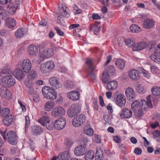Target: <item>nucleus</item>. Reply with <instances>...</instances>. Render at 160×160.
<instances>
[{
  "label": "nucleus",
  "mask_w": 160,
  "mask_h": 160,
  "mask_svg": "<svg viewBox=\"0 0 160 160\" xmlns=\"http://www.w3.org/2000/svg\"><path fill=\"white\" fill-rule=\"evenodd\" d=\"M152 107L150 96H148L147 97V101L142 100L140 102L138 101H135L131 105V108L133 111L140 108L144 110H146L148 108H152Z\"/></svg>",
  "instance_id": "1"
},
{
  "label": "nucleus",
  "mask_w": 160,
  "mask_h": 160,
  "mask_svg": "<svg viewBox=\"0 0 160 160\" xmlns=\"http://www.w3.org/2000/svg\"><path fill=\"white\" fill-rule=\"evenodd\" d=\"M42 92L44 97L48 99L55 100L57 97V93L52 87L45 86L42 89Z\"/></svg>",
  "instance_id": "2"
},
{
  "label": "nucleus",
  "mask_w": 160,
  "mask_h": 160,
  "mask_svg": "<svg viewBox=\"0 0 160 160\" xmlns=\"http://www.w3.org/2000/svg\"><path fill=\"white\" fill-rule=\"evenodd\" d=\"M15 82V80L11 75L3 76L0 79V84L4 87L13 86Z\"/></svg>",
  "instance_id": "3"
},
{
  "label": "nucleus",
  "mask_w": 160,
  "mask_h": 160,
  "mask_svg": "<svg viewBox=\"0 0 160 160\" xmlns=\"http://www.w3.org/2000/svg\"><path fill=\"white\" fill-rule=\"evenodd\" d=\"M150 49L154 53L150 56L151 59L157 63L160 62V43L157 46L152 45Z\"/></svg>",
  "instance_id": "4"
},
{
  "label": "nucleus",
  "mask_w": 160,
  "mask_h": 160,
  "mask_svg": "<svg viewBox=\"0 0 160 160\" xmlns=\"http://www.w3.org/2000/svg\"><path fill=\"white\" fill-rule=\"evenodd\" d=\"M86 118L85 115L79 114L75 116L72 119V123L75 127H78L83 125L85 122Z\"/></svg>",
  "instance_id": "5"
},
{
  "label": "nucleus",
  "mask_w": 160,
  "mask_h": 160,
  "mask_svg": "<svg viewBox=\"0 0 160 160\" xmlns=\"http://www.w3.org/2000/svg\"><path fill=\"white\" fill-rule=\"evenodd\" d=\"M80 107L78 103L72 104L68 109L67 113L68 116L72 118L80 112Z\"/></svg>",
  "instance_id": "6"
},
{
  "label": "nucleus",
  "mask_w": 160,
  "mask_h": 160,
  "mask_svg": "<svg viewBox=\"0 0 160 160\" xmlns=\"http://www.w3.org/2000/svg\"><path fill=\"white\" fill-rule=\"evenodd\" d=\"M21 65L23 71L25 73H28L31 69L32 64L31 61L28 59H26L23 60L21 62H19L17 66Z\"/></svg>",
  "instance_id": "7"
},
{
  "label": "nucleus",
  "mask_w": 160,
  "mask_h": 160,
  "mask_svg": "<svg viewBox=\"0 0 160 160\" xmlns=\"http://www.w3.org/2000/svg\"><path fill=\"white\" fill-rule=\"evenodd\" d=\"M65 112V109L62 107L59 106L54 108L51 112V114L54 118H58L64 116Z\"/></svg>",
  "instance_id": "8"
},
{
  "label": "nucleus",
  "mask_w": 160,
  "mask_h": 160,
  "mask_svg": "<svg viewBox=\"0 0 160 160\" xmlns=\"http://www.w3.org/2000/svg\"><path fill=\"white\" fill-rule=\"evenodd\" d=\"M66 124V119L63 117H61L54 122L53 127L57 130H61L65 127Z\"/></svg>",
  "instance_id": "9"
},
{
  "label": "nucleus",
  "mask_w": 160,
  "mask_h": 160,
  "mask_svg": "<svg viewBox=\"0 0 160 160\" xmlns=\"http://www.w3.org/2000/svg\"><path fill=\"white\" fill-rule=\"evenodd\" d=\"M22 71L19 68H15L12 73L14 77L19 81L22 80L25 78V75Z\"/></svg>",
  "instance_id": "10"
},
{
  "label": "nucleus",
  "mask_w": 160,
  "mask_h": 160,
  "mask_svg": "<svg viewBox=\"0 0 160 160\" xmlns=\"http://www.w3.org/2000/svg\"><path fill=\"white\" fill-rule=\"evenodd\" d=\"M49 83L52 87L55 89H58L62 86V84L59 81L58 78L55 77H52L49 79Z\"/></svg>",
  "instance_id": "11"
},
{
  "label": "nucleus",
  "mask_w": 160,
  "mask_h": 160,
  "mask_svg": "<svg viewBox=\"0 0 160 160\" xmlns=\"http://www.w3.org/2000/svg\"><path fill=\"white\" fill-rule=\"evenodd\" d=\"M86 151V147L82 144L77 146L74 150L75 154L78 156L83 155Z\"/></svg>",
  "instance_id": "12"
},
{
  "label": "nucleus",
  "mask_w": 160,
  "mask_h": 160,
  "mask_svg": "<svg viewBox=\"0 0 160 160\" xmlns=\"http://www.w3.org/2000/svg\"><path fill=\"white\" fill-rule=\"evenodd\" d=\"M7 138L8 142L10 144L13 145L16 143V135L13 131H10L7 133Z\"/></svg>",
  "instance_id": "13"
},
{
  "label": "nucleus",
  "mask_w": 160,
  "mask_h": 160,
  "mask_svg": "<svg viewBox=\"0 0 160 160\" xmlns=\"http://www.w3.org/2000/svg\"><path fill=\"white\" fill-rule=\"evenodd\" d=\"M6 87L3 86L0 88V95L2 98L9 99L11 98V94L10 91Z\"/></svg>",
  "instance_id": "14"
},
{
  "label": "nucleus",
  "mask_w": 160,
  "mask_h": 160,
  "mask_svg": "<svg viewBox=\"0 0 160 160\" xmlns=\"http://www.w3.org/2000/svg\"><path fill=\"white\" fill-rule=\"evenodd\" d=\"M116 103L120 107H124L126 104V98L124 95L120 94L118 95L116 99Z\"/></svg>",
  "instance_id": "15"
},
{
  "label": "nucleus",
  "mask_w": 160,
  "mask_h": 160,
  "mask_svg": "<svg viewBox=\"0 0 160 160\" xmlns=\"http://www.w3.org/2000/svg\"><path fill=\"white\" fill-rule=\"evenodd\" d=\"M53 54V52L52 49L45 48L41 52L40 58L42 59L46 58H49Z\"/></svg>",
  "instance_id": "16"
},
{
  "label": "nucleus",
  "mask_w": 160,
  "mask_h": 160,
  "mask_svg": "<svg viewBox=\"0 0 160 160\" xmlns=\"http://www.w3.org/2000/svg\"><path fill=\"white\" fill-rule=\"evenodd\" d=\"M28 51L30 55L32 57H35L38 54V48L36 45L31 44L28 47Z\"/></svg>",
  "instance_id": "17"
},
{
  "label": "nucleus",
  "mask_w": 160,
  "mask_h": 160,
  "mask_svg": "<svg viewBox=\"0 0 160 160\" xmlns=\"http://www.w3.org/2000/svg\"><path fill=\"white\" fill-rule=\"evenodd\" d=\"M42 114L44 115L38 120V122L42 125L44 126L46 124H48L50 122V119L46 112H42Z\"/></svg>",
  "instance_id": "18"
},
{
  "label": "nucleus",
  "mask_w": 160,
  "mask_h": 160,
  "mask_svg": "<svg viewBox=\"0 0 160 160\" xmlns=\"http://www.w3.org/2000/svg\"><path fill=\"white\" fill-rule=\"evenodd\" d=\"M132 112L131 110L126 108L123 109L120 113V116L122 118H128L131 117Z\"/></svg>",
  "instance_id": "19"
},
{
  "label": "nucleus",
  "mask_w": 160,
  "mask_h": 160,
  "mask_svg": "<svg viewBox=\"0 0 160 160\" xmlns=\"http://www.w3.org/2000/svg\"><path fill=\"white\" fill-rule=\"evenodd\" d=\"M125 94L129 100L131 101L135 97V93L133 89L131 88H127L125 91Z\"/></svg>",
  "instance_id": "20"
},
{
  "label": "nucleus",
  "mask_w": 160,
  "mask_h": 160,
  "mask_svg": "<svg viewBox=\"0 0 160 160\" xmlns=\"http://www.w3.org/2000/svg\"><path fill=\"white\" fill-rule=\"evenodd\" d=\"M27 31L25 28H19L15 33V37L18 38H21L24 36L27 33Z\"/></svg>",
  "instance_id": "21"
},
{
  "label": "nucleus",
  "mask_w": 160,
  "mask_h": 160,
  "mask_svg": "<svg viewBox=\"0 0 160 160\" xmlns=\"http://www.w3.org/2000/svg\"><path fill=\"white\" fill-rule=\"evenodd\" d=\"M128 75L130 78L136 80L139 78V71L136 69L131 70L128 72Z\"/></svg>",
  "instance_id": "22"
},
{
  "label": "nucleus",
  "mask_w": 160,
  "mask_h": 160,
  "mask_svg": "<svg viewBox=\"0 0 160 160\" xmlns=\"http://www.w3.org/2000/svg\"><path fill=\"white\" fill-rule=\"evenodd\" d=\"M147 46V43L144 42H140L137 43L134 46L132 49L134 51L141 50Z\"/></svg>",
  "instance_id": "23"
},
{
  "label": "nucleus",
  "mask_w": 160,
  "mask_h": 160,
  "mask_svg": "<svg viewBox=\"0 0 160 160\" xmlns=\"http://www.w3.org/2000/svg\"><path fill=\"white\" fill-rule=\"evenodd\" d=\"M154 25L155 22L153 20L147 19L143 21L142 25L144 28L149 29L153 27Z\"/></svg>",
  "instance_id": "24"
},
{
  "label": "nucleus",
  "mask_w": 160,
  "mask_h": 160,
  "mask_svg": "<svg viewBox=\"0 0 160 160\" xmlns=\"http://www.w3.org/2000/svg\"><path fill=\"white\" fill-rule=\"evenodd\" d=\"M67 94L68 98L74 101L78 100L80 96V94L78 92L75 91L68 92Z\"/></svg>",
  "instance_id": "25"
},
{
  "label": "nucleus",
  "mask_w": 160,
  "mask_h": 160,
  "mask_svg": "<svg viewBox=\"0 0 160 160\" xmlns=\"http://www.w3.org/2000/svg\"><path fill=\"white\" fill-rule=\"evenodd\" d=\"M70 157L69 152L65 151L60 153L58 158V160H68Z\"/></svg>",
  "instance_id": "26"
},
{
  "label": "nucleus",
  "mask_w": 160,
  "mask_h": 160,
  "mask_svg": "<svg viewBox=\"0 0 160 160\" xmlns=\"http://www.w3.org/2000/svg\"><path fill=\"white\" fill-rule=\"evenodd\" d=\"M25 85L28 88V92L30 94H32L34 93L33 84L32 81L29 80L25 82Z\"/></svg>",
  "instance_id": "27"
},
{
  "label": "nucleus",
  "mask_w": 160,
  "mask_h": 160,
  "mask_svg": "<svg viewBox=\"0 0 160 160\" xmlns=\"http://www.w3.org/2000/svg\"><path fill=\"white\" fill-rule=\"evenodd\" d=\"M14 118V115L10 114L3 119L2 121L3 123L5 125L9 126L13 122Z\"/></svg>",
  "instance_id": "28"
},
{
  "label": "nucleus",
  "mask_w": 160,
  "mask_h": 160,
  "mask_svg": "<svg viewBox=\"0 0 160 160\" xmlns=\"http://www.w3.org/2000/svg\"><path fill=\"white\" fill-rule=\"evenodd\" d=\"M118 82L115 81H112L107 84V87L109 90H113L115 89L117 87Z\"/></svg>",
  "instance_id": "29"
},
{
  "label": "nucleus",
  "mask_w": 160,
  "mask_h": 160,
  "mask_svg": "<svg viewBox=\"0 0 160 160\" xmlns=\"http://www.w3.org/2000/svg\"><path fill=\"white\" fill-rule=\"evenodd\" d=\"M126 61L123 59H118L115 62L117 67L121 70L123 69L125 66Z\"/></svg>",
  "instance_id": "30"
},
{
  "label": "nucleus",
  "mask_w": 160,
  "mask_h": 160,
  "mask_svg": "<svg viewBox=\"0 0 160 160\" xmlns=\"http://www.w3.org/2000/svg\"><path fill=\"white\" fill-rule=\"evenodd\" d=\"M95 160H103V152L100 147L97 148V150L95 157Z\"/></svg>",
  "instance_id": "31"
},
{
  "label": "nucleus",
  "mask_w": 160,
  "mask_h": 160,
  "mask_svg": "<svg viewBox=\"0 0 160 160\" xmlns=\"http://www.w3.org/2000/svg\"><path fill=\"white\" fill-rule=\"evenodd\" d=\"M61 14L64 17L68 18L70 17V11L65 6H62V8Z\"/></svg>",
  "instance_id": "32"
},
{
  "label": "nucleus",
  "mask_w": 160,
  "mask_h": 160,
  "mask_svg": "<svg viewBox=\"0 0 160 160\" xmlns=\"http://www.w3.org/2000/svg\"><path fill=\"white\" fill-rule=\"evenodd\" d=\"M6 24L7 27L9 28L12 29L16 25V21L14 19L9 18L7 21Z\"/></svg>",
  "instance_id": "33"
},
{
  "label": "nucleus",
  "mask_w": 160,
  "mask_h": 160,
  "mask_svg": "<svg viewBox=\"0 0 160 160\" xmlns=\"http://www.w3.org/2000/svg\"><path fill=\"white\" fill-rule=\"evenodd\" d=\"M54 103L52 101H48L45 104L44 109L47 111H51L53 108Z\"/></svg>",
  "instance_id": "34"
},
{
  "label": "nucleus",
  "mask_w": 160,
  "mask_h": 160,
  "mask_svg": "<svg viewBox=\"0 0 160 160\" xmlns=\"http://www.w3.org/2000/svg\"><path fill=\"white\" fill-rule=\"evenodd\" d=\"M94 157V153L92 150L89 151L85 155V160H92Z\"/></svg>",
  "instance_id": "35"
},
{
  "label": "nucleus",
  "mask_w": 160,
  "mask_h": 160,
  "mask_svg": "<svg viewBox=\"0 0 160 160\" xmlns=\"http://www.w3.org/2000/svg\"><path fill=\"white\" fill-rule=\"evenodd\" d=\"M42 132L41 127L39 126H36L33 128L32 133L35 135L39 134Z\"/></svg>",
  "instance_id": "36"
},
{
  "label": "nucleus",
  "mask_w": 160,
  "mask_h": 160,
  "mask_svg": "<svg viewBox=\"0 0 160 160\" xmlns=\"http://www.w3.org/2000/svg\"><path fill=\"white\" fill-rule=\"evenodd\" d=\"M110 79V76L107 72H104L103 73L102 79V82L105 83L108 81Z\"/></svg>",
  "instance_id": "37"
},
{
  "label": "nucleus",
  "mask_w": 160,
  "mask_h": 160,
  "mask_svg": "<svg viewBox=\"0 0 160 160\" xmlns=\"http://www.w3.org/2000/svg\"><path fill=\"white\" fill-rule=\"evenodd\" d=\"M130 29L132 32H139L141 30L139 27L135 24L131 25L130 28Z\"/></svg>",
  "instance_id": "38"
},
{
  "label": "nucleus",
  "mask_w": 160,
  "mask_h": 160,
  "mask_svg": "<svg viewBox=\"0 0 160 160\" xmlns=\"http://www.w3.org/2000/svg\"><path fill=\"white\" fill-rule=\"evenodd\" d=\"M40 70L42 73H47L49 72L45 62L41 65Z\"/></svg>",
  "instance_id": "39"
},
{
  "label": "nucleus",
  "mask_w": 160,
  "mask_h": 160,
  "mask_svg": "<svg viewBox=\"0 0 160 160\" xmlns=\"http://www.w3.org/2000/svg\"><path fill=\"white\" fill-rule=\"evenodd\" d=\"M151 91L153 94L155 96L160 95V87H155L152 88Z\"/></svg>",
  "instance_id": "40"
},
{
  "label": "nucleus",
  "mask_w": 160,
  "mask_h": 160,
  "mask_svg": "<svg viewBox=\"0 0 160 160\" xmlns=\"http://www.w3.org/2000/svg\"><path fill=\"white\" fill-rule=\"evenodd\" d=\"M45 62L49 72L54 68L55 67L54 63L53 62L50 61L46 62Z\"/></svg>",
  "instance_id": "41"
},
{
  "label": "nucleus",
  "mask_w": 160,
  "mask_h": 160,
  "mask_svg": "<svg viewBox=\"0 0 160 160\" xmlns=\"http://www.w3.org/2000/svg\"><path fill=\"white\" fill-rule=\"evenodd\" d=\"M64 85L67 89H71L74 87L72 82L70 80H68L65 82Z\"/></svg>",
  "instance_id": "42"
},
{
  "label": "nucleus",
  "mask_w": 160,
  "mask_h": 160,
  "mask_svg": "<svg viewBox=\"0 0 160 160\" xmlns=\"http://www.w3.org/2000/svg\"><path fill=\"white\" fill-rule=\"evenodd\" d=\"M100 28L99 24H95L91 28V30L94 32H98L100 31Z\"/></svg>",
  "instance_id": "43"
},
{
  "label": "nucleus",
  "mask_w": 160,
  "mask_h": 160,
  "mask_svg": "<svg viewBox=\"0 0 160 160\" xmlns=\"http://www.w3.org/2000/svg\"><path fill=\"white\" fill-rule=\"evenodd\" d=\"M11 70L10 68H3L2 69L1 72H0V77L2 76V74H6V75H11Z\"/></svg>",
  "instance_id": "44"
},
{
  "label": "nucleus",
  "mask_w": 160,
  "mask_h": 160,
  "mask_svg": "<svg viewBox=\"0 0 160 160\" xmlns=\"http://www.w3.org/2000/svg\"><path fill=\"white\" fill-rule=\"evenodd\" d=\"M135 43V40L131 39H125V44L128 47H131L134 45Z\"/></svg>",
  "instance_id": "45"
},
{
  "label": "nucleus",
  "mask_w": 160,
  "mask_h": 160,
  "mask_svg": "<svg viewBox=\"0 0 160 160\" xmlns=\"http://www.w3.org/2000/svg\"><path fill=\"white\" fill-rule=\"evenodd\" d=\"M137 92L140 94H143L146 91V89L141 85H139L136 88Z\"/></svg>",
  "instance_id": "46"
},
{
  "label": "nucleus",
  "mask_w": 160,
  "mask_h": 160,
  "mask_svg": "<svg viewBox=\"0 0 160 160\" xmlns=\"http://www.w3.org/2000/svg\"><path fill=\"white\" fill-rule=\"evenodd\" d=\"M93 60L89 58L87 59L86 64L88 65L89 68L92 70H93L95 68L94 66L92 65Z\"/></svg>",
  "instance_id": "47"
},
{
  "label": "nucleus",
  "mask_w": 160,
  "mask_h": 160,
  "mask_svg": "<svg viewBox=\"0 0 160 160\" xmlns=\"http://www.w3.org/2000/svg\"><path fill=\"white\" fill-rule=\"evenodd\" d=\"M36 72L34 70H32L28 75V78L29 79H33L36 78Z\"/></svg>",
  "instance_id": "48"
},
{
  "label": "nucleus",
  "mask_w": 160,
  "mask_h": 160,
  "mask_svg": "<svg viewBox=\"0 0 160 160\" xmlns=\"http://www.w3.org/2000/svg\"><path fill=\"white\" fill-rule=\"evenodd\" d=\"M125 39L123 37H119L118 38L117 42L119 46L122 47L124 45Z\"/></svg>",
  "instance_id": "49"
},
{
  "label": "nucleus",
  "mask_w": 160,
  "mask_h": 160,
  "mask_svg": "<svg viewBox=\"0 0 160 160\" xmlns=\"http://www.w3.org/2000/svg\"><path fill=\"white\" fill-rule=\"evenodd\" d=\"M135 115L138 117H140L143 115V112L141 108L133 111Z\"/></svg>",
  "instance_id": "50"
},
{
  "label": "nucleus",
  "mask_w": 160,
  "mask_h": 160,
  "mask_svg": "<svg viewBox=\"0 0 160 160\" xmlns=\"http://www.w3.org/2000/svg\"><path fill=\"white\" fill-rule=\"evenodd\" d=\"M141 72L142 73L144 77L148 79H149L150 78V74L147 71L142 68L141 70Z\"/></svg>",
  "instance_id": "51"
},
{
  "label": "nucleus",
  "mask_w": 160,
  "mask_h": 160,
  "mask_svg": "<svg viewBox=\"0 0 160 160\" xmlns=\"http://www.w3.org/2000/svg\"><path fill=\"white\" fill-rule=\"evenodd\" d=\"M84 133L88 135H92L93 133V131L91 128H85L84 129Z\"/></svg>",
  "instance_id": "52"
},
{
  "label": "nucleus",
  "mask_w": 160,
  "mask_h": 160,
  "mask_svg": "<svg viewBox=\"0 0 160 160\" xmlns=\"http://www.w3.org/2000/svg\"><path fill=\"white\" fill-rule=\"evenodd\" d=\"M8 15V12L6 10L1 8H0V15H2L3 17L2 18H7Z\"/></svg>",
  "instance_id": "53"
},
{
  "label": "nucleus",
  "mask_w": 160,
  "mask_h": 160,
  "mask_svg": "<svg viewBox=\"0 0 160 160\" xmlns=\"http://www.w3.org/2000/svg\"><path fill=\"white\" fill-rule=\"evenodd\" d=\"M9 110L8 108H5L2 110L1 114L2 117H4L8 115L9 113Z\"/></svg>",
  "instance_id": "54"
},
{
  "label": "nucleus",
  "mask_w": 160,
  "mask_h": 160,
  "mask_svg": "<svg viewBox=\"0 0 160 160\" xmlns=\"http://www.w3.org/2000/svg\"><path fill=\"white\" fill-rule=\"evenodd\" d=\"M73 8H74V12L75 14H80L82 12V10L79 8L76 5H74Z\"/></svg>",
  "instance_id": "55"
},
{
  "label": "nucleus",
  "mask_w": 160,
  "mask_h": 160,
  "mask_svg": "<svg viewBox=\"0 0 160 160\" xmlns=\"http://www.w3.org/2000/svg\"><path fill=\"white\" fill-rule=\"evenodd\" d=\"M10 5L8 7V8L10 7V11H12V13H13L16 11L17 6L15 4H11V3H10Z\"/></svg>",
  "instance_id": "56"
},
{
  "label": "nucleus",
  "mask_w": 160,
  "mask_h": 160,
  "mask_svg": "<svg viewBox=\"0 0 160 160\" xmlns=\"http://www.w3.org/2000/svg\"><path fill=\"white\" fill-rule=\"evenodd\" d=\"M54 29L56 31L57 34L58 35L61 36H63L64 35V32L61 30L58 27H55L54 28Z\"/></svg>",
  "instance_id": "57"
},
{
  "label": "nucleus",
  "mask_w": 160,
  "mask_h": 160,
  "mask_svg": "<svg viewBox=\"0 0 160 160\" xmlns=\"http://www.w3.org/2000/svg\"><path fill=\"white\" fill-rule=\"evenodd\" d=\"M150 68L151 72L153 73H156L158 72L159 70L158 68L154 65L151 66Z\"/></svg>",
  "instance_id": "58"
},
{
  "label": "nucleus",
  "mask_w": 160,
  "mask_h": 160,
  "mask_svg": "<svg viewBox=\"0 0 160 160\" xmlns=\"http://www.w3.org/2000/svg\"><path fill=\"white\" fill-rule=\"evenodd\" d=\"M115 68L114 67L112 66H111L108 68L107 72L109 74H112L115 72Z\"/></svg>",
  "instance_id": "59"
},
{
  "label": "nucleus",
  "mask_w": 160,
  "mask_h": 160,
  "mask_svg": "<svg viewBox=\"0 0 160 160\" xmlns=\"http://www.w3.org/2000/svg\"><path fill=\"white\" fill-rule=\"evenodd\" d=\"M9 32L5 30H0V35L2 36H5L9 34Z\"/></svg>",
  "instance_id": "60"
},
{
  "label": "nucleus",
  "mask_w": 160,
  "mask_h": 160,
  "mask_svg": "<svg viewBox=\"0 0 160 160\" xmlns=\"http://www.w3.org/2000/svg\"><path fill=\"white\" fill-rule=\"evenodd\" d=\"M81 142V144H82L86 147L87 143L89 142V140L87 138H83L82 139Z\"/></svg>",
  "instance_id": "61"
},
{
  "label": "nucleus",
  "mask_w": 160,
  "mask_h": 160,
  "mask_svg": "<svg viewBox=\"0 0 160 160\" xmlns=\"http://www.w3.org/2000/svg\"><path fill=\"white\" fill-rule=\"evenodd\" d=\"M153 118L156 120V122H159L160 120V114L158 113L155 114L153 116Z\"/></svg>",
  "instance_id": "62"
},
{
  "label": "nucleus",
  "mask_w": 160,
  "mask_h": 160,
  "mask_svg": "<svg viewBox=\"0 0 160 160\" xmlns=\"http://www.w3.org/2000/svg\"><path fill=\"white\" fill-rule=\"evenodd\" d=\"M142 149L138 148H136L134 150V152L137 155H140L142 153Z\"/></svg>",
  "instance_id": "63"
},
{
  "label": "nucleus",
  "mask_w": 160,
  "mask_h": 160,
  "mask_svg": "<svg viewBox=\"0 0 160 160\" xmlns=\"http://www.w3.org/2000/svg\"><path fill=\"white\" fill-rule=\"evenodd\" d=\"M92 18L94 20H98L100 19L101 18V17L97 13H94L92 15Z\"/></svg>",
  "instance_id": "64"
}]
</instances>
